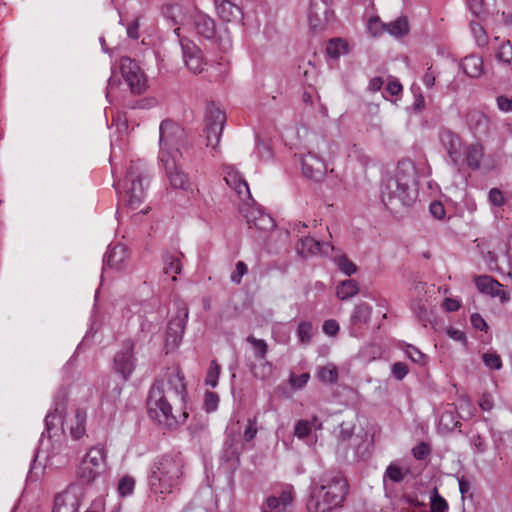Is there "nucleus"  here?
<instances>
[{
  "label": "nucleus",
  "mask_w": 512,
  "mask_h": 512,
  "mask_svg": "<svg viewBox=\"0 0 512 512\" xmlns=\"http://www.w3.org/2000/svg\"><path fill=\"white\" fill-rule=\"evenodd\" d=\"M180 133V127L172 120L161 122L159 127V161L165 169L171 186L184 189L188 183V178L177 164V160L181 156L177 147V136Z\"/></svg>",
  "instance_id": "obj_5"
},
{
  "label": "nucleus",
  "mask_w": 512,
  "mask_h": 512,
  "mask_svg": "<svg viewBox=\"0 0 512 512\" xmlns=\"http://www.w3.org/2000/svg\"><path fill=\"white\" fill-rule=\"evenodd\" d=\"M488 199L491 205L501 207L505 204V198L501 190L498 188H492L489 191Z\"/></svg>",
  "instance_id": "obj_57"
},
{
  "label": "nucleus",
  "mask_w": 512,
  "mask_h": 512,
  "mask_svg": "<svg viewBox=\"0 0 512 512\" xmlns=\"http://www.w3.org/2000/svg\"><path fill=\"white\" fill-rule=\"evenodd\" d=\"M188 318V309L186 307L178 311L177 315L173 317L167 326V340L174 345H178L183 337L186 322Z\"/></svg>",
  "instance_id": "obj_19"
},
{
  "label": "nucleus",
  "mask_w": 512,
  "mask_h": 512,
  "mask_svg": "<svg viewBox=\"0 0 512 512\" xmlns=\"http://www.w3.org/2000/svg\"><path fill=\"white\" fill-rule=\"evenodd\" d=\"M430 453L431 447L426 442H420L412 449V455L416 460H424L430 455Z\"/></svg>",
  "instance_id": "obj_51"
},
{
  "label": "nucleus",
  "mask_w": 512,
  "mask_h": 512,
  "mask_svg": "<svg viewBox=\"0 0 512 512\" xmlns=\"http://www.w3.org/2000/svg\"><path fill=\"white\" fill-rule=\"evenodd\" d=\"M282 504L283 512H290L287 508L292 504L294 500L293 487L289 486L282 490L279 497H277Z\"/></svg>",
  "instance_id": "obj_52"
},
{
  "label": "nucleus",
  "mask_w": 512,
  "mask_h": 512,
  "mask_svg": "<svg viewBox=\"0 0 512 512\" xmlns=\"http://www.w3.org/2000/svg\"><path fill=\"white\" fill-rule=\"evenodd\" d=\"M483 155L484 148L481 144L469 145L466 151L467 165L473 170L479 169Z\"/></svg>",
  "instance_id": "obj_32"
},
{
  "label": "nucleus",
  "mask_w": 512,
  "mask_h": 512,
  "mask_svg": "<svg viewBox=\"0 0 512 512\" xmlns=\"http://www.w3.org/2000/svg\"><path fill=\"white\" fill-rule=\"evenodd\" d=\"M334 262L338 269L347 276H351L357 272V266L344 254L335 256Z\"/></svg>",
  "instance_id": "obj_40"
},
{
  "label": "nucleus",
  "mask_w": 512,
  "mask_h": 512,
  "mask_svg": "<svg viewBox=\"0 0 512 512\" xmlns=\"http://www.w3.org/2000/svg\"><path fill=\"white\" fill-rule=\"evenodd\" d=\"M496 59L499 62L510 64L512 60V44L509 40L503 41L496 54Z\"/></svg>",
  "instance_id": "obj_45"
},
{
  "label": "nucleus",
  "mask_w": 512,
  "mask_h": 512,
  "mask_svg": "<svg viewBox=\"0 0 512 512\" xmlns=\"http://www.w3.org/2000/svg\"><path fill=\"white\" fill-rule=\"evenodd\" d=\"M478 405L483 411H491L494 408V398L489 392L481 395Z\"/></svg>",
  "instance_id": "obj_60"
},
{
  "label": "nucleus",
  "mask_w": 512,
  "mask_h": 512,
  "mask_svg": "<svg viewBox=\"0 0 512 512\" xmlns=\"http://www.w3.org/2000/svg\"><path fill=\"white\" fill-rule=\"evenodd\" d=\"M275 366L272 362L266 359L260 360L258 364L253 363L250 365V371L252 375L260 380H268L273 376Z\"/></svg>",
  "instance_id": "obj_30"
},
{
  "label": "nucleus",
  "mask_w": 512,
  "mask_h": 512,
  "mask_svg": "<svg viewBox=\"0 0 512 512\" xmlns=\"http://www.w3.org/2000/svg\"><path fill=\"white\" fill-rule=\"evenodd\" d=\"M372 315V306L366 302L356 305L350 317L353 326H362L370 322Z\"/></svg>",
  "instance_id": "obj_25"
},
{
  "label": "nucleus",
  "mask_w": 512,
  "mask_h": 512,
  "mask_svg": "<svg viewBox=\"0 0 512 512\" xmlns=\"http://www.w3.org/2000/svg\"><path fill=\"white\" fill-rule=\"evenodd\" d=\"M157 100L153 97H146L136 101L128 102L127 106L130 109H150L156 106Z\"/></svg>",
  "instance_id": "obj_49"
},
{
  "label": "nucleus",
  "mask_w": 512,
  "mask_h": 512,
  "mask_svg": "<svg viewBox=\"0 0 512 512\" xmlns=\"http://www.w3.org/2000/svg\"><path fill=\"white\" fill-rule=\"evenodd\" d=\"M193 27L199 36L205 39H212L216 33V23L214 19L204 13H196L193 16Z\"/></svg>",
  "instance_id": "obj_22"
},
{
  "label": "nucleus",
  "mask_w": 512,
  "mask_h": 512,
  "mask_svg": "<svg viewBox=\"0 0 512 512\" xmlns=\"http://www.w3.org/2000/svg\"><path fill=\"white\" fill-rule=\"evenodd\" d=\"M404 477L405 473L402 471L401 467L393 463L388 465L384 473V480L389 479L393 483L401 482Z\"/></svg>",
  "instance_id": "obj_44"
},
{
  "label": "nucleus",
  "mask_w": 512,
  "mask_h": 512,
  "mask_svg": "<svg viewBox=\"0 0 512 512\" xmlns=\"http://www.w3.org/2000/svg\"><path fill=\"white\" fill-rule=\"evenodd\" d=\"M186 398L187 389L184 374L180 370L168 372L164 378L155 380L149 390L147 398L148 414L160 426L174 428L178 425V420L173 414L171 402L175 399L184 402Z\"/></svg>",
  "instance_id": "obj_1"
},
{
  "label": "nucleus",
  "mask_w": 512,
  "mask_h": 512,
  "mask_svg": "<svg viewBox=\"0 0 512 512\" xmlns=\"http://www.w3.org/2000/svg\"><path fill=\"white\" fill-rule=\"evenodd\" d=\"M496 104L500 111L504 113L512 112V96L510 98L500 95L496 98Z\"/></svg>",
  "instance_id": "obj_62"
},
{
  "label": "nucleus",
  "mask_w": 512,
  "mask_h": 512,
  "mask_svg": "<svg viewBox=\"0 0 512 512\" xmlns=\"http://www.w3.org/2000/svg\"><path fill=\"white\" fill-rule=\"evenodd\" d=\"M297 337L302 344H309L313 336V325L310 321H300L297 327Z\"/></svg>",
  "instance_id": "obj_37"
},
{
  "label": "nucleus",
  "mask_w": 512,
  "mask_h": 512,
  "mask_svg": "<svg viewBox=\"0 0 512 512\" xmlns=\"http://www.w3.org/2000/svg\"><path fill=\"white\" fill-rule=\"evenodd\" d=\"M128 260V249L123 244H116L108 247L103 257V271L107 269L120 271L125 267Z\"/></svg>",
  "instance_id": "obj_17"
},
{
  "label": "nucleus",
  "mask_w": 512,
  "mask_h": 512,
  "mask_svg": "<svg viewBox=\"0 0 512 512\" xmlns=\"http://www.w3.org/2000/svg\"><path fill=\"white\" fill-rule=\"evenodd\" d=\"M221 367L216 360H212L209 364L208 371L205 377V384L215 388L218 384Z\"/></svg>",
  "instance_id": "obj_42"
},
{
  "label": "nucleus",
  "mask_w": 512,
  "mask_h": 512,
  "mask_svg": "<svg viewBox=\"0 0 512 512\" xmlns=\"http://www.w3.org/2000/svg\"><path fill=\"white\" fill-rule=\"evenodd\" d=\"M79 505L77 494L68 489L55 496L52 512H78Z\"/></svg>",
  "instance_id": "obj_20"
},
{
  "label": "nucleus",
  "mask_w": 512,
  "mask_h": 512,
  "mask_svg": "<svg viewBox=\"0 0 512 512\" xmlns=\"http://www.w3.org/2000/svg\"><path fill=\"white\" fill-rule=\"evenodd\" d=\"M67 397L64 392H58L53 401V408L44 419L45 430L50 433L58 424H63V418L66 413Z\"/></svg>",
  "instance_id": "obj_18"
},
{
  "label": "nucleus",
  "mask_w": 512,
  "mask_h": 512,
  "mask_svg": "<svg viewBox=\"0 0 512 512\" xmlns=\"http://www.w3.org/2000/svg\"><path fill=\"white\" fill-rule=\"evenodd\" d=\"M214 3L218 16L223 21L230 22L240 13L239 7L229 0H214Z\"/></svg>",
  "instance_id": "obj_27"
},
{
  "label": "nucleus",
  "mask_w": 512,
  "mask_h": 512,
  "mask_svg": "<svg viewBox=\"0 0 512 512\" xmlns=\"http://www.w3.org/2000/svg\"><path fill=\"white\" fill-rule=\"evenodd\" d=\"M360 291L359 283L354 279L341 281L336 287V296L340 300H348Z\"/></svg>",
  "instance_id": "obj_29"
},
{
  "label": "nucleus",
  "mask_w": 512,
  "mask_h": 512,
  "mask_svg": "<svg viewBox=\"0 0 512 512\" xmlns=\"http://www.w3.org/2000/svg\"><path fill=\"white\" fill-rule=\"evenodd\" d=\"M470 445L473 447L475 453L483 454L487 451V443L485 438L479 433L470 437Z\"/></svg>",
  "instance_id": "obj_50"
},
{
  "label": "nucleus",
  "mask_w": 512,
  "mask_h": 512,
  "mask_svg": "<svg viewBox=\"0 0 512 512\" xmlns=\"http://www.w3.org/2000/svg\"><path fill=\"white\" fill-rule=\"evenodd\" d=\"M248 272V267L243 261H238L235 266V271L231 274V281L240 284L242 277Z\"/></svg>",
  "instance_id": "obj_56"
},
{
  "label": "nucleus",
  "mask_w": 512,
  "mask_h": 512,
  "mask_svg": "<svg viewBox=\"0 0 512 512\" xmlns=\"http://www.w3.org/2000/svg\"><path fill=\"white\" fill-rule=\"evenodd\" d=\"M185 459L177 450L157 456L148 475L150 489L155 494H170L179 487L184 475Z\"/></svg>",
  "instance_id": "obj_3"
},
{
  "label": "nucleus",
  "mask_w": 512,
  "mask_h": 512,
  "mask_svg": "<svg viewBox=\"0 0 512 512\" xmlns=\"http://www.w3.org/2000/svg\"><path fill=\"white\" fill-rule=\"evenodd\" d=\"M383 30L395 37H403L409 32V22L404 16L383 25Z\"/></svg>",
  "instance_id": "obj_31"
},
{
  "label": "nucleus",
  "mask_w": 512,
  "mask_h": 512,
  "mask_svg": "<svg viewBox=\"0 0 512 512\" xmlns=\"http://www.w3.org/2000/svg\"><path fill=\"white\" fill-rule=\"evenodd\" d=\"M105 462L106 451L104 446L97 444L91 447L79 464V478L86 483H92L103 472Z\"/></svg>",
  "instance_id": "obj_7"
},
{
  "label": "nucleus",
  "mask_w": 512,
  "mask_h": 512,
  "mask_svg": "<svg viewBox=\"0 0 512 512\" xmlns=\"http://www.w3.org/2000/svg\"><path fill=\"white\" fill-rule=\"evenodd\" d=\"M349 483L339 470H328L312 479L306 501L307 512H334L343 507Z\"/></svg>",
  "instance_id": "obj_2"
},
{
  "label": "nucleus",
  "mask_w": 512,
  "mask_h": 512,
  "mask_svg": "<svg viewBox=\"0 0 512 512\" xmlns=\"http://www.w3.org/2000/svg\"><path fill=\"white\" fill-rule=\"evenodd\" d=\"M439 424L444 430L452 431L460 425V422L454 411H444L440 416Z\"/></svg>",
  "instance_id": "obj_38"
},
{
  "label": "nucleus",
  "mask_w": 512,
  "mask_h": 512,
  "mask_svg": "<svg viewBox=\"0 0 512 512\" xmlns=\"http://www.w3.org/2000/svg\"><path fill=\"white\" fill-rule=\"evenodd\" d=\"M204 121V133L206 134L207 146L216 149L226 123L225 112L216 106L215 103H209L206 108Z\"/></svg>",
  "instance_id": "obj_9"
},
{
  "label": "nucleus",
  "mask_w": 512,
  "mask_h": 512,
  "mask_svg": "<svg viewBox=\"0 0 512 512\" xmlns=\"http://www.w3.org/2000/svg\"><path fill=\"white\" fill-rule=\"evenodd\" d=\"M134 347L132 339H125L114 356V370L125 381L130 379L136 368L137 359L134 355Z\"/></svg>",
  "instance_id": "obj_10"
},
{
  "label": "nucleus",
  "mask_w": 512,
  "mask_h": 512,
  "mask_svg": "<svg viewBox=\"0 0 512 512\" xmlns=\"http://www.w3.org/2000/svg\"><path fill=\"white\" fill-rule=\"evenodd\" d=\"M322 245L324 243L315 240L313 237L303 236L299 241L297 251L303 258H308L320 253Z\"/></svg>",
  "instance_id": "obj_26"
},
{
  "label": "nucleus",
  "mask_w": 512,
  "mask_h": 512,
  "mask_svg": "<svg viewBox=\"0 0 512 512\" xmlns=\"http://www.w3.org/2000/svg\"><path fill=\"white\" fill-rule=\"evenodd\" d=\"M252 202L254 201L252 200ZM240 212L245 216L250 228L254 227L258 230L269 231L275 227L273 218L261 209L253 207L251 201L243 202Z\"/></svg>",
  "instance_id": "obj_13"
},
{
  "label": "nucleus",
  "mask_w": 512,
  "mask_h": 512,
  "mask_svg": "<svg viewBox=\"0 0 512 512\" xmlns=\"http://www.w3.org/2000/svg\"><path fill=\"white\" fill-rule=\"evenodd\" d=\"M183 257L184 254L178 250H166L162 253L161 259L163 262V272L166 275H172L173 281H176V275H179L182 272L183 265L181 259Z\"/></svg>",
  "instance_id": "obj_21"
},
{
  "label": "nucleus",
  "mask_w": 512,
  "mask_h": 512,
  "mask_svg": "<svg viewBox=\"0 0 512 512\" xmlns=\"http://www.w3.org/2000/svg\"><path fill=\"white\" fill-rule=\"evenodd\" d=\"M121 73L133 94L140 95L146 91V77L135 60L123 57L121 59Z\"/></svg>",
  "instance_id": "obj_11"
},
{
  "label": "nucleus",
  "mask_w": 512,
  "mask_h": 512,
  "mask_svg": "<svg viewBox=\"0 0 512 512\" xmlns=\"http://www.w3.org/2000/svg\"><path fill=\"white\" fill-rule=\"evenodd\" d=\"M135 487V480L132 477L125 476L120 479L118 483V492L122 497L129 496L133 493Z\"/></svg>",
  "instance_id": "obj_46"
},
{
  "label": "nucleus",
  "mask_w": 512,
  "mask_h": 512,
  "mask_svg": "<svg viewBox=\"0 0 512 512\" xmlns=\"http://www.w3.org/2000/svg\"><path fill=\"white\" fill-rule=\"evenodd\" d=\"M147 179L148 174L144 170L142 162L140 160L131 161L124 178L123 192V197L130 208L137 209L144 201L148 185Z\"/></svg>",
  "instance_id": "obj_6"
},
{
  "label": "nucleus",
  "mask_w": 512,
  "mask_h": 512,
  "mask_svg": "<svg viewBox=\"0 0 512 512\" xmlns=\"http://www.w3.org/2000/svg\"><path fill=\"white\" fill-rule=\"evenodd\" d=\"M456 409L458 417L462 419H470L474 416L475 408L467 396L459 398Z\"/></svg>",
  "instance_id": "obj_36"
},
{
  "label": "nucleus",
  "mask_w": 512,
  "mask_h": 512,
  "mask_svg": "<svg viewBox=\"0 0 512 512\" xmlns=\"http://www.w3.org/2000/svg\"><path fill=\"white\" fill-rule=\"evenodd\" d=\"M224 180L239 196L243 202L252 201L248 183L242 174L232 166L225 167Z\"/></svg>",
  "instance_id": "obj_16"
},
{
  "label": "nucleus",
  "mask_w": 512,
  "mask_h": 512,
  "mask_svg": "<svg viewBox=\"0 0 512 512\" xmlns=\"http://www.w3.org/2000/svg\"><path fill=\"white\" fill-rule=\"evenodd\" d=\"M460 66L463 72L471 78H477L483 73V59L477 55L466 56Z\"/></svg>",
  "instance_id": "obj_24"
},
{
  "label": "nucleus",
  "mask_w": 512,
  "mask_h": 512,
  "mask_svg": "<svg viewBox=\"0 0 512 512\" xmlns=\"http://www.w3.org/2000/svg\"><path fill=\"white\" fill-rule=\"evenodd\" d=\"M438 137L451 162L457 164L461 157L462 149V141L459 135L443 127L439 130Z\"/></svg>",
  "instance_id": "obj_15"
},
{
  "label": "nucleus",
  "mask_w": 512,
  "mask_h": 512,
  "mask_svg": "<svg viewBox=\"0 0 512 512\" xmlns=\"http://www.w3.org/2000/svg\"><path fill=\"white\" fill-rule=\"evenodd\" d=\"M491 297L495 298L498 297L501 301V303H506L510 300V294L503 289V285L499 283V286L492 287L491 292L489 294Z\"/></svg>",
  "instance_id": "obj_63"
},
{
  "label": "nucleus",
  "mask_w": 512,
  "mask_h": 512,
  "mask_svg": "<svg viewBox=\"0 0 512 512\" xmlns=\"http://www.w3.org/2000/svg\"><path fill=\"white\" fill-rule=\"evenodd\" d=\"M318 378L321 382L335 384L338 381V369L334 365L321 367L318 372Z\"/></svg>",
  "instance_id": "obj_39"
},
{
  "label": "nucleus",
  "mask_w": 512,
  "mask_h": 512,
  "mask_svg": "<svg viewBox=\"0 0 512 512\" xmlns=\"http://www.w3.org/2000/svg\"><path fill=\"white\" fill-rule=\"evenodd\" d=\"M392 375L399 381L403 380L409 373V368L404 362H395L391 369Z\"/></svg>",
  "instance_id": "obj_55"
},
{
  "label": "nucleus",
  "mask_w": 512,
  "mask_h": 512,
  "mask_svg": "<svg viewBox=\"0 0 512 512\" xmlns=\"http://www.w3.org/2000/svg\"><path fill=\"white\" fill-rule=\"evenodd\" d=\"M348 52V43L342 38H333L326 46L327 55L333 59H338L341 55H345Z\"/></svg>",
  "instance_id": "obj_33"
},
{
  "label": "nucleus",
  "mask_w": 512,
  "mask_h": 512,
  "mask_svg": "<svg viewBox=\"0 0 512 512\" xmlns=\"http://www.w3.org/2000/svg\"><path fill=\"white\" fill-rule=\"evenodd\" d=\"M87 413L83 409H76L74 415V423L70 427V435L73 439L79 440L86 432Z\"/></svg>",
  "instance_id": "obj_28"
},
{
  "label": "nucleus",
  "mask_w": 512,
  "mask_h": 512,
  "mask_svg": "<svg viewBox=\"0 0 512 512\" xmlns=\"http://www.w3.org/2000/svg\"><path fill=\"white\" fill-rule=\"evenodd\" d=\"M466 124L468 128L476 135L487 131L488 117L480 110L471 109L466 114Z\"/></svg>",
  "instance_id": "obj_23"
},
{
  "label": "nucleus",
  "mask_w": 512,
  "mask_h": 512,
  "mask_svg": "<svg viewBox=\"0 0 512 512\" xmlns=\"http://www.w3.org/2000/svg\"><path fill=\"white\" fill-rule=\"evenodd\" d=\"M179 41L186 67L194 74L202 73L206 63L204 62L201 49L192 40L186 37H181Z\"/></svg>",
  "instance_id": "obj_12"
},
{
  "label": "nucleus",
  "mask_w": 512,
  "mask_h": 512,
  "mask_svg": "<svg viewBox=\"0 0 512 512\" xmlns=\"http://www.w3.org/2000/svg\"><path fill=\"white\" fill-rule=\"evenodd\" d=\"M333 0H310L308 7L309 26L314 31H322L335 21Z\"/></svg>",
  "instance_id": "obj_8"
},
{
  "label": "nucleus",
  "mask_w": 512,
  "mask_h": 512,
  "mask_svg": "<svg viewBox=\"0 0 512 512\" xmlns=\"http://www.w3.org/2000/svg\"><path fill=\"white\" fill-rule=\"evenodd\" d=\"M474 282L479 292L487 295L491 292L492 287L497 288L499 286V282L489 275L477 276L475 277Z\"/></svg>",
  "instance_id": "obj_35"
},
{
  "label": "nucleus",
  "mask_w": 512,
  "mask_h": 512,
  "mask_svg": "<svg viewBox=\"0 0 512 512\" xmlns=\"http://www.w3.org/2000/svg\"><path fill=\"white\" fill-rule=\"evenodd\" d=\"M417 180L416 168L411 160L403 159L398 162L395 174L386 178L381 186V199L385 206L399 201L409 206L416 198Z\"/></svg>",
  "instance_id": "obj_4"
},
{
  "label": "nucleus",
  "mask_w": 512,
  "mask_h": 512,
  "mask_svg": "<svg viewBox=\"0 0 512 512\" xmlns=\"http://www.w3.org/2000/svg\"><path fill=\"white\" fill-rule=\"evenodd\" d=\"M257 434V419H248V425L244 430L243 438L246 442L252 441Z\"/></svg>",
  "instance_id": "obj_59"
},
{
  "label": "nucleus",
  "mask_w": 512,
  "mask_h": 512,
  "mask_svg": "<svg viewBox=\"0 0 512 512\" xmlns=\"http://www.w3.org/2000/svg\"><path fill=\"white\" fill-rule=\"evenodd\" d=\"M312 430V424L308 420H300L296 423L294 434L300 439L307 437Z\"/></svg>",
  "instance_id": "obj_54"
},
{
  "label": "nucleus",
  "mask_w": 512,
  "mask_h": 512,
  "mask_svg": "<svg viewBox=\"0 0 512 512\" xmlns=\"http://www.w3.org/2000/svg\"><path fill=\"white\" fill-rule=\"evenodd\" d=\"M404 352L412 362L420 366H424L427 363V355L422 353L417 347H415L412 344H406Z\"/></svg>",
  "instance_id": "obj_41"
},
{
  "label": "nucleus",
  "mask_w": 512,
  "mask_h": 512,
  "mask_svg": "<svg viewBox=\"0 0 512 512\" xmlns=\"http://www.w3.org/2000/svg\"><path fill=\"white\" fill-rule=\"evenodd\" d=\"M472 326L480 331H487L488 325L485 319L479 313H473L470 317Z\"/></svg>",
  "instance_id": "obj_64"
},
{
  "label": "nucleus",
  "mask_w": 512,
  "mask_h": 512,
  "mask_svg": "<svg viewBox=\"0 0 512 512\" xmlns=\"http://www.w3.org/2000/svg\"><path fill=\"white\" fill-rule=\"evenodd\" d=\"M484 365L491 370H500L503 366L501 357L496 352H486L482 355Z\"/></svg>",
  "instance_id": "obj_43"
},
{
  "label": "nucleus",
  "mask_w": 512,
  "mask_h": 512,
  "mask_svg": "<svg viewBox=\"0 0 512 512\" xmlns=\"http://www.w3.org/2000/svg\"><path fill=\"white\" fill-rule=\"evenodd\" d=\"M431 508L433 512H446L448 503L443 497L436 494L431 501Z\"/></svg>",
  "instance_id": "obj_61"
},
{
  "label": "nucleus",
  "mask_w": 512,
  "mask_h": 512,
  "mask_svg": "<svg viewBox=\"0 0 512 512\" xmlns=\"http://www.w3.org/2000/svg\"><path fill=\"white\" fill-rule=\"evenodd\" d=\"M429 212L430 214L438 220L444 219L446 215V211L444 208V205L440 201H432L429 206Z\"/></svg>",
  "instance_id": "obj_58"
},
{
  "label": "nucleus",
  "mask_w": 512,
  "mask_h": 512,
  "mask_svg": "<svg viewBox=\"0 0 512 512\" xmlns=\"http://www.w3.org/2000/svg\"><path fill=\"white\" fill-rule=\"evenodd\" d=\"M246 341L251 345L254 351V356L258 360L266 359L268 354V344L263 339L255 338L254 336H248Z\"/></svg>",
  "instance_id": "obj_34"
},
{
  "label": "nucleus",
  "mask_w": 512,
  "mask_h": 512,
  "mask_svg": "<svg viewBox=\"0 0 512 512\" xmlns=\"http://www.w3.org/2000/svg\"><path fill=\"white\" fill-rule=\"evenodd\" d=\"M219 404V396L216 392L206 391L204 396L203 408L206 412H214L217 410Z\"/></svg>",
  "instance_id": "obj_48"
},
{
  "label": "nucleus",
  "mask_w": 512,
  "mask_h": 512,
  "mask_svg": "<svg viewBox=\"0 0 512 512\" xmlns=\"http://www.w3.org/2000/svg\"><path fill=\"white\" fill-rule=\"evenodd\" d=\"M300 161L302 173L306 178L318 182L326 175V164L318 155L308 152L301 156Z\"/></svg>",
  "instance_id": "obj_14"
},
{
  "label": "nucleus",
  "mask_w": 512,
  "mask_h": 512,
  "mask_svg": "<svg viewBox=\"0 0 512 512\" xmlns=\"http://www.w3.org/2000/svg\"><path fill=\"white\" fill-rule=\"evenodd\" d=\"M413 311L417 318L421 322H429L430 321V313L422 301H416L412 304Z\"/></svg>",
  "instance_id": "obj_53"
},
{
  "label": "nucleus",
  "mask_w": 512,
  "mask_h": 512,
  "mask_svg": "<svg viewBox=\"0 0 512 512\" xmlns=\"http://www.w3.org/2000/svg\"><path fill=\"white\" fill-rule=\"evenodd\" d=\"M471 30L474 35L476 44L479 47H485L488 44V36L484 28L478 23H472Z\"/></svg>",
  "instance_id": "obj_47"
}]
</instances>
